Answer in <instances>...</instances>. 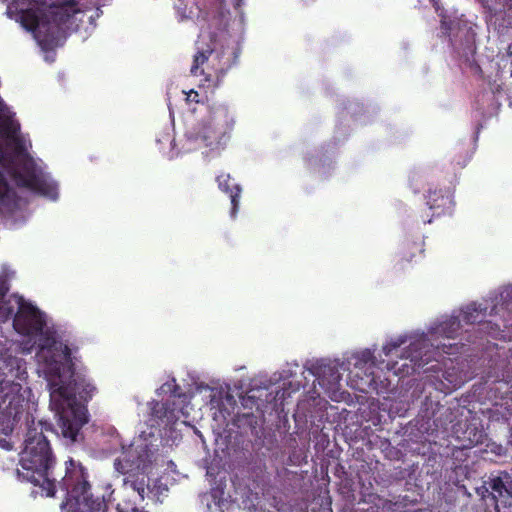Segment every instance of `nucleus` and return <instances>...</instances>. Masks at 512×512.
Returning a JSON list of instances; mask_svg holds the SVG:
<instances>
[{
	"mask_svg": "<svg viewBox=\"0 0 512 512\" xmlns=\"http://www.w3.org/2000/svg\"><path fill=\"white\" fill-rule=\"evenodd\" d=\"M37 358L55 377L48 381V388L50 407L58 417L61 435L71 443L77 442L82 427L88 422L84 403L92 399L96 387L75 374L70 348L54 335L46 334L40 338Z\"/></svg>",
	"mask_w": 512,
	"mask_h": 512,
	"instance_id": "f257e3e1",
	"label": "nucleus"
},
{
	"mask_svg": "<svg viewBox=\"0 0 512 512\" xmlns=\"http://www.w3.org/2000/svg\"><path fill=\"white\" fill-rule=\"evenodd\" d=\"M24 419L27 432L24 449L20 454L17 476L20 480L38 486L46 496H54L56 479L52 478L55 459L45 432H53L48 422L38 421L25 410L24 400L20 395L5 392L0 386V432L9 435Z\"/></svg>",
	"mask_w": 512,
	"mask_h": 512,
	"instance_id": "f03ea898",
	"label": "nucleus"
},
{
	"mask_svg": "<svg viewBox=\"0 0 512 512\" xmlns=\"http://www.w3.org/2000/svg\"><path fill=\"white\" fill-rule=\"evenodd\" d=\"M14 147L13 155L0 151V213L12 215L20 207V198L8 183L4 174L10 175L20 187H25L49 199L58 198V185L37 168L33 158L26 151L25 142L19 134L9 138Z\"/></svg>",
	"mask_w": 512,
	"mask_h": 512,
	"instance_id": "7ed1b4c3",
	"label": "nucleus"
},
{
	"mask_svg": "<svg viewBox=\"0 0 512 512\" xmlns=\"http://www.w3.org/2000/svg\"><path fill=\"white\" fill-rule=\"evenodd\" d=\"M195 49L190 73L203 76L208 86L213 87L221 84L240 55L239 45L228 33L225 15L214 17L201 27Z\"/></svg>",
	"mask_w": 512,
	"mask_h": 512,
	"instance_id": "20e7f679",
	"label": "nucleus"
},
{
	"mask_svg": "<svg viewBox=\"0 0 512 512\" xmlns=\"http://www.w3.org/2000/svg\"><path fill=\"white\" fill-rule=\"evenodd\" d=\"M88 469L73 458L65 463V475L59 482L66 491L61 508L63 512H106L108 505L104 494L90 482Z\"/></svg>",
	"mask_w": 512,
	"mask_h": 512,
	"instance_id": "39448f33",
	"label": "nucleus"
},
{
	"mask_svg": "<svg viewBox=\"0 0 512 512\" xmlns=\"http://www.w3.org/2000/svg\"><path fill=\"white\" fill-rule=\"evenodd\" d=\"M78 9L69 11L59 4H51L47 8L42 4L37 8L21 10V24L35 34L41 43H49L62 25L78 13Z\"/></svg>",
	"mask_w": 512,
	"mask_h": 512,
	"instance_id": "423d86ee",
	"label": "nucleus"
},
{
	"mask_svg": "<svg viewBox=\"0 0 512 512\" xmlns=\"http://www.w3.org/2000/svg\"><path fill=\"white\" fill-rule=\"evenodd\" d=\"M148 462L147 446L131 448L114 462L115 469L124 476L123 489L135 492L140 502L145 500L149 490V478L145 473Z\"/></svg>",
	"mask_w": 512,
	"mask_h": 512,
	"instance_id": "0eeeda50",
	"label": "nucleus"
},
{
	"mask_svg": "<svg viewBox=\"0 0 512 512\" xmlns=\"http://www.w3.org/2000/svg\"><path fill=\"white\" fill-rule=\"evenodd\" d=\"M234 123V118L228 108L218 106L213 108L209 115L198 124L190 137L204 147L217 149L226 143Z\"/></svg>",
	"mask_w": 512,
	"mask_h": 512,
	"instance_id": "6e6552de",
	"label": "nucleus"
},
{
	"mask_svg": "<svg viewBox=\"0 0 512 512\" xmlns=\"http://www.w3.org/2000/svg\"><path fill=\"white\" fill-rule=\"evenodd\" d=\"M44 314L34 305L18 299V310L13 318L14 329L22 335L32 336L42 332L45 326Z\"/></svg>",
	"mask_w": 512,
	"mask_h": 512,
	"instance_id": "1a4fd4ad",
	"label": "nucleus"
},
{
	"mask_svg": "<svg viewBox=\"0 0 512 512\" xmlns=\"http://www.w3.org/2000/svg\"><path fill=\"white\" fill-rule=\"evenodd\" d=\"M490 488L493 490V510L484 512H512V475L507 471L490 474Z\"/></svg>",
	"mask_w": 512,
	"mask_h": 512,
	"instance_id": "9d476101",
	"label": "nucleus"
},
{
	"mask_svg": "<svg viewBox=\"0 0 512 512\" xmlns=\"http://www.w3.org/2000/svg\"><path fill=\"white\" fill-rule=\"evenodd\" d=\"M427 205L432 210V216H440L450 211L453 202V192L451 189L430 188L428 190Z\"/></svg>",
	"mask_w": 512,
	"mask_h": 512,
	"instance_id": "9b49d317",
	"label": "nucleus"
},
{
	"mask_svg": "<svg viewBox=\"0 0 512 512\" xmlns=\"http://www.w3.org/2000/svg\"><path fill=\"white\" fill-rule=\"evenodd\" d=\"M174 7L177 11L178 16L181 20H196V21H207V24L212 21L214 17L224 15L223 13H217L213 16L208 17V13H204L198 6L196 0H175Z\"/></svg>",
	"mask_w": 512,
	"mask_h": 512,
	"instance_id": "f8f14e48",
	"label": "nucleus"
},
{
	"mask_svg": "<svg viewBox=\"0 0 512 512\" xmlns=\"http://www.w3.org/2000/svg\"><path fill=\"white\" fill-rule=\"evenodd\" d=\"M217 183L220 190L229 194L231 200V215L235 216L239 207V198L241 194V187L238 184L231 183V176L227 173H221L217 176Z\"/></svg>",
	"mask_w": 512,
	"mask_h": 512,
	"instance_id": "ddd939ff",
	"label": "nucleus"
},
{
	"mask_svg": "<svg viewBox=\"0 0 512 512\" xmlns=\"http://www.w3.org/2000/svg\"><path fill=\"white\" fill-rule=\"evenodd\" d=\"M485 437L482 428L475 424H465V429L462 430L461 435H458V439L462 441L464 448H470L481 444Z\"/></svg>",
	"mask_w": 512,
	"mask_h": 512,
	"instance_id": "4468645a",
	"label": "nucleus"
},
{
	"mask_svg": "<svg viewBox=\"0 0 512 512\" xmlns=\"http://www.w3.org/2000/svg\"><path fill=\"white\" fill-rule=\"evenodd\" d=\"M487 309L488 307L481 303H470L461 311L462 320L466 324L471 325L475 323H481L487 315Z\"/></svg>",
	"mask_w": 512,
	"mask_h": 512,
	"instance_id": "2eb2a0df",
	"label": "nucleus"
},
{
	"mask_svg": "<svg viewBox=\"0 0 512 512\" xmlns=\"http://www.w3.org/2000/svg\"><path fill=\"white\" fill-rule=\"evenodd\" d=\"M460 328L461 320L459 316L451 315L437 325L435 332L442 337L453 339L457 336Z\"/></svg>",
	"mask_w": 512,
	"mask_h": 512,
	"instance_id": "dca6fc26",
	"label": "nucleus"
},
{
	"mask_svg": "<svg viewBox=\"0 0 512 512\" xmlns=\"http://www.w3.org/2000/svg\"><path fill=\"white\" fill-rule=\"evenodd\" d=\"M422 241L404 240L399 249L402 261L411 262L417 256H422L424 252Z\"/></svg>",
	"mask_w": 512,
	"mask_h": 512,
	"instance_id": "f3484780",
	"label": "nucleus"
},
{
	"mask_svg": "<svg viewBox=\"0 0 512 512\" xmlns=\"http://www.w3.org/2000/svg\"><path fill=\"white\" fill-rule=\"evenodd\" d=\"M151 415L166 424L175 418L174 409L169 402H155L151 408Z\"/></svg>",
	"mask_w": 512,
	"mask_h": 512,
	"instance_id": "a211bd4d",
	"label": "nucleus"
},
{
	"mask_svg": "<svg viewBox=\"0 0 512 512\" xmlns=\"http://www.w3.org/2000/svg\"><path fill=\"white\" fill-rule=\"evenodd\" d=\"M20 131V124L11 115H0V135L8 140Z\"/></svg>",
	"mask_w": 512,
	"mask_h": 512,
	"instance_id": "6ab92c4d",
	"label": "nucleus"
},
{
	"mask_svg": "<svg viewBox=\"0 0 512 512\" xmlns=\"http://www.w3.org/2000/svg\"><path fill=\"white\" fill-rule=\"evenodd\" d=\"M475 492L482 501L486 502L487 499H489L493 503V490L490 488V476L483 482L481 486L475 489Z\"/></svg>",
	"mask_w": 512,
	"mask_h": 512,
	"instance_id": "aec40b11",
	"label": "nucleus"
},
{
	"mask_svg": "<svg viewBox=\"0 0 512 512\" xmlns=\"http://www.w3.org/2000/svg\"><path fill=\"white\" fill-rule=\"evenodd\" d=\"M420 346H421L420 342L411 343L409 346V349L406 351V353H407L406 357L411 358V361L414 362V365H417L418 367L421 366V364H422L421 362H423V361L428 362V358H426L425 360H422V358L418 359V356L414 355V353H416L420 349Z\"/></svg>",
	"mask_w": 512,
	"mask_h": 512,
	"instance_id": "412c9836",
	"label": "nucleus"
},
{
	"mask_svg": "<svg viewBox=\"0 0 512 512\" xmlns=\"http://www.w3.org/2000/svg\"><path fill=\"white\" fill-rule=\"evenodd\" d=\"M14 312V309L9 300L4 298L0 301V320L5 321L9 319Z\"/></svg>",
	"mask_w": 512,
	"mask_h": 512,
	"instance_id": "4be33fe9",
	"label": "nucleus"
},
{
	"mask_svg": "<svg viewBox=\"0 0 512 512\" xmlns=\"http://www.w3.org/2000/svg\"><path fill=\"white\" fill-rule=\"evenodd\" d=\"M10 290L9 279L6 274L0 275V301L6 298Z\"/></svg>",
	"mask_w": 512,
	"mask_h": 512,
	"instance_id": "5701e85b",
	"label": "nucleus"
},
{
	"mask_svg": "<svg viewBox=\"0 0 512 512\" xmlns=\"http://www.w3.org/2000/svg\"><path fill=\"white\" fill-rule=\"evenodd\" d=\"M443 377L445 380H447L450 384H452L454 387L460 385L462 383L461 377H458L456 375H453L449 371H445L443 373Z\"/></svg>",
	"mask_w": 512,
	"mask_h": 512,
	"instance_id": "b1692460",
	"label": "nucleus"
},
{
	"mask_svg": "<svg viewBox=\"0 0 512 512\" xmlns=\"http://www.w3.org/2000/svg\"><path fill=\"white\" fill-rule=\"evenodd\" d=\"M115 511L116 512H149V511L145 510L144 508H139L137 506H134V507L128 509V508L123 507L120 503H118L116 505Z\"/></svg>",
	"mask_w": 512,
	"mask_h": 512,
	"instance_id": "393cba45",
	"label": "nucleus"
},
{
	"mask_svg": "<svg viewBox=\"0 0 512 512\" xmlns=\"http://www.w3.org/2000/svg\"><path fill=\"white\" fill-rule=\"evenodd\" d=\"M186 101L189 103H191V102L199 103L200 99H199L198 92L195 90H190L189 92H187L186 93Z\"/></svg>",
	"mask_w": 512,
	"mask_h": 512,
	"instance_id": "a878e982",
	"label": "nucleus"
},
{
	"mask_svg": "<svg viewBox=\"0 0 512 512\" xmlns=\"http://www.w3.org/2000/svg\"><path fill=\"white\" fill-rule=\"evenodd\" d=\"M60 6H64L69 11L77 9L76 6L78 5L77 0H64L60 4Z\"/></svg>",
	"mask_w": 512,
	"mask_h": 512,
	"instance_id": "bb28decb",
	"label": "nucleus"
},
{
	"mask_svg": "<svg viewBox=\"0 0 512 512\" xmlns=\"http://www.w3.org/2000/svg\"><path fill=\"white\" fill-rule=\"evenodd\" d=\"M399 343H389L383 347L385 355H389L394 349L399 347Z\"/></svg>",
	"mask_w": 512,
	"mask_h": 512,
	"instance_id": "cd10ccee",
	"label": "nucleus"
},
{
	"mask_svg": "<svg viewBox=\"0 0 512 512\" xmlns=\"http://www.w3.org/2000/svg\"><path fill=\"white\" fill-rule=\"evenodd\" d=\"M223 4H230L232 5L235 9H239L242 5V0H221Z\"/></svg>",
	"mask_w": 512,
	"mask_h": 512,
	"instance_id": "c85d7f7f",
	"label": "nucleus"
},
{
	"mask_svg": "<svg viewBox=\"0 0 512 512\" xmlns=\"http://www.w3.org/2000/svg\"><path fill=\"white\" fill-rule=\"evenodd\" d=\"M470 67H471V70L475 73V74H478V75H482V69L480 67V65L476 62H472L470 64Z\"/></svg>",
	"mask_w": 512,
	"mask_h": 512,
	"instance_id": "c756f323",
	"label": "nucleus"
},
{
	"mask_svg": "<svg viewBox=\"0 0 512 512\" xmlns=\"http://www.w3.org/2000/svg\"><path fill=\"white\" fill-rule=\"evenodd\" d=\"M512 295V289L510 291H507V296Z\"/></svg>",
	"mask_w": 512,
	"mask_h": 512,
	"instance_id": "7c9ffc66",
	"label": "nucleus"
},
{
	"mask_svg": "<svg viewBox=\"0 0 512 512\" xmlns=\"http://www.w3.org/2000/svg\"><path fill=\"white\" fill-rule=\"evenodd\" d=\"M430 2L435 5L436 4V0H430Z\"/></svg>",
	"mask_w": 512,
	"mask_h": 512,
	"instance_id": "2f4dec72",
	"label": "nucleus"
},
{
	"mask_svg": "<svg viewBox=\"0 0 512 512\" xmlns=\"http://www.w3.org/2000/svg\"><path fill=\"white\" fill-rule=\"evenodd\" d=\"M423 222H424V223H430V222H431V220H427V221L423 220Z\"/></svg>",
	"mask_w": 512,
	"mask_h": 512,
	"instance_id": "473e14b6",
	"label": "nucleus"
}]
</instances>
